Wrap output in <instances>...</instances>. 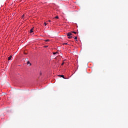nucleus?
I'll use <instances>...</instances> for the list:
<instances>
[{
	"instance_id": "2",
	"label": "nucleus",
	"mask_w": 128,
	"mask_h": 128,
	"mask_svg": "<svg viewBox=\"0 0 128 128\" xmlns=\"http://www.w3.org/2000/svg\"><path fill=\"white\" fill-rule=\"evenodd\" d=\"M30 32L32 34V32H34V28H32L30 30Z\"/></svg>"
},
{
	"instance_id": "15",
	"label": "nucleus",
	"mask_w": 128,
	"mask_h": 128,
	"mask_svg": "<svg viewBox=\"0 0 128 128\" xmlns=\"http://www.w3.org/2000/svg\"><path fill=\"white\" fill-rule=\"evenodd\" d=\"M48 22H50V20H49Z\"/></svg>"
},
{
	"instance_id": "9",
	"label": "nucleus",
	"mask_w": 128,
	"mask_h": 128,
	"mask_svg": "<svg viewBox=\"0 0 128 128\" xmlns=\"http://www.w3.org/2000/svg\"><path fill=\"white\" fill-rule=\"evenodd\" d=\"M54 18H58V16H55Z\"/></svg>"
},
{
	"instance_id": "11",
	"label": "nucleus",
	"mask_w": 128,
	"mask_h": 128,
	"mask_svg": "<svg viewBox=\"0 0 128 128\" xmlns=\"http://www.w3.org/2000/svg\"><path fill=\"white\" fill-rule=\"evenodd\" d=\"M53 54H56V52H53Z\"/></svg>"
},
{
	"instance_id": "7",
	"label": "nucleus",
	"mask_w": 128,
	"mask_h": 128,
	"mask_svg": "<svg viewBox=\"0 0 128 128\" xmlns=\"http://www.w3.org/2000/svg\"><path fill=\"white\" fill-rule=\"evenodd\" d=\"M72 32L73 34H76V32Z\"/></svg>"
},
{
	"instance_id": "5",
	"label": "nucleus",
	"mask_w": 128,
	"mask_h": 128,
	"mask_svg": "<svg viewBox=\"0 0 128 128\" xmlns=\"http://www.w3.org/2000/svg\"><path fill=\"white\" fill-rule=\"evenodd\" d=\"M58 76H60V78H64V75H60Z\"/></svg>"
},
{
	"instance_id": "4",
	"label": "nucleus",
	"mask_w": 128,
	"mask_h": 128,
	"mask_svg": "<svg viewBox=\"0 0 128 128\" xmlns=\"http://www.w3.org/2000/svg\"><path fill=\"white\" fill-rule=\"evenodd\" d=\"M27 64H30V66H32V64L30 63V61L27 62Z\"/></svg>"
},
{
	"instance_id": "14",
	"label": "nucleus",
	"mask_w": 128,
	"mask_h": 128,
	"mask_svg": "<svg viewBox=\"0 0 128 128\" xmlns=\"http://www.w3.org/2000/svg\"><path fill=\"white\" fill-rule=\"evenodd\" d=\"M28 60V58H26L25 59V60Z\"/></svg>"
},
{
	"instance_id": "1",
	"label": "nucleus",
	"mask_w": 128,
	"mask_h": 128,
	"mask_svg": "<svg viewBox=\"0 0 128 128\" xmlns=\"http://www.w3.org/2000/svg\"><path fill=\"white\" fill-rule=\"evenodd\" d=\"M72 32H68L67 34V36H68V38H72Z\"/></svg>"
},
{
	"instance_id": "13",
	"label": "nucleus",
	"mask_w": 128,
	"mask_h": 128,
	"mask_svg": "<svg viewBox=\"0 0 128 128\" xmlns=\"http://www.w3.org/2000/svg\"><path fill=\"white\" fill-rule=\"evenodd\" d=\"M44 26H46L47 24H46V23L44 22Z\"/></svg>"
},
{
	"instance_id": "18",
	"label": "nucleus",
	"mask_w": 128,
	"mask_h": 128,
	"mask_svg": "<svg viewBox=\"0 0 128 128\" xmlns=\"http://www.w3.org/2000/svg\"><path fill=\"white\" fill-rule=\"evenodd\" d=\"M56 52V54H58V52Z\"/></svg>"
},
{
	"instance_id": "6",
	"label": "nucleus",
	"mask_w": 128,
	"mask_h": 128,
	"mask_svg": "<svg viewBox=\"0 0 128 128\" xmlns=\"http://www.w3.org/2000/svg\"><path fill=\"white\" fill-rule=\"evenodd\" d=\"M74 40H76V42H78V37H77V36H74Z\"/></svg>"
},
{
	"instance_id": "3",
	"label": "nucleus",
	"mask_w": 128,
	"mask_h": 128,
	"mask_svg": "<svg viewBox=\"0 0 128 128\" xmlns=\"http://www.w3.org/2000/svg\"><path fill=\"white\" fill-rule=\"evenodd\" d=\"M12 56L8 57V60H12Z\"/></svg>"
},
{
	"instance_id": "8",
	"label": "nucleus",
	"mask_w": 128,
	"mask_h": 128,
	"mask_svg": "<svg viewBox=\"0 0 128 128\" xmlns=\"http://www.w3.org/2000/svg\"><path fill=\"white\" fill-rule=\"evenodd\" d=\"M44 42H50V40H45Z\"/></svg>"
},
{
	"instance_id": "17",
	"label": "nucleus",
	"mask_w": 128,
	"mask_h": 128,
	"mask_svg": "<svg viewBox=\"0 0 128 128\" xmlns=\"http://www.w3.org/2000/svg\"><path fill=\"white\" fill-rule=\"evenodd\" d=\"M22 16V18H24V15Z\"/></svg>"
},
{
	"instance_id": "16",
	"label": "nucleus",
	"mask_w": 128,
	"mask_h": 128,
	"mask_svg": "<svg viewBox=\"0 0 128 128\" xmlns=\"http://www.w3.org/2000/svg\"><path fill=\"white\" fill-rule=\"evenodd\" d=\"M42 75V73L40 72V76Z\"/></svg>"
},
{
	"instance_id": "10",
	"label": "nucleus",
	"mask_w": 128,
	"mask_h": 128,
	"mask_svg": "<svg viewBox=\"0 0 128 128\" xmlns=\"http://www.w3.org/2000/svg\"><path fill=\"white\" fill-rule=\"evenodd\" d=\"M64 62H63L62 64V66H64Z\"/></svg>"
},
{
	"instance_id": "12",
	"label": "nucleus",
	"mask_w": 128,
	"mask_h": 128,
	"mask_svg": "<svg viewBox=\"0 0 128 128\" xmlns=\"http://www.w3.org/2000/svg\"><path fill=\"white\" fill-rule=\"evenodd\" d=\"M63 44H68V43H64Z\"/></svg>"
}]
</instances>
